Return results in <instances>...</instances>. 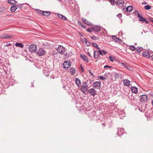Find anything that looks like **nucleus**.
<instances>
[{
	"instance_id": "1",
	"label": "nucleus",
	"mask_w": 153,
	"mask_h": 153,
	"mask_svg": "<svg viewBox=\"0 0 153 153\" xmlns=\"http://www.w3.org/2000/svg\"><path fill=\"white\" fill-rule=\"evenodd\" d=\"M56 50L60 54H64L65 51V48L62 45H59L57 48Z\"/></svg>"
},
{
	"instance_id": "2",
	"label": "nucleus",
	"mask_w": 153,
	"mask_h": 153,
	"mask_svg": "<svg viewBox=\"0 0 153 153\" xmlns=\"http://www.w3.org/2000/svg\"><path fill=\"white\" fill-rule=\"evenodd\" d=\"M82 20L83 22H81L78 21V24L82 28H85L86 27L85 26V25L86 24V19L83 18L82 19Z\"/></svg>"
},
{
	"instance_id": "3",
	"label": "nucleus",
	"mask_w": 153,
	"mask_h": 153,
	"mask_svg": "<svg viewBox=\"0 0 153 153\" xmlns=\"http://www.w3.org/2000/svg\"><path fill=\"white\" fill-rule=\"evenodd\" d=\"M63 67L64 69L67 70L71 65L70 61H65L63 64Z\"/></svg>"
},
{
	"instance_id": "4",
	"label": "nucleus",
	"mask_w": 153,
	"mask_h": 153,
	"mask_svg": "<svg viewBox=\"0 0 153 153\" xmlns=\"http://www.w3.org/2000/svg\"><path fill=\"white\" fill-rule=\"evenodd\" d=\"M28 48L30 51L32 52H35L36 51L37 47L34 44H32L29 46Z\"/></svg>"
},
{
	"instance_id": "5",
	"label": "nucleus",
	"mask_w": 153,
	"mask_h": 153,
	"mask_svg": "<svg viewBox=\"0 0 153 153\" xmlns=\"http://www.w3.org/2000/svg\"><path fill=\"white\" fill-rule=\"evenodd\" d=\"M45 51L42 48H39L37 51L36 53L39 56H41L45 54Z\"/></svg>"
},
{
	"instance_id": "6",
	"label": "nucleus",
	"mask_w": 153,
	"mask_h": 153,
	"mask_svg": "<svg viewBox=\"0 0 153 153\" xmlns=\"http://www.w3.org/2000/svg\"><path fill=\"white\" fill-rule=\"evenodd\" d=\"M118 114V110L117 108L113 109L110 114V116L111 117H115Z\"/></svg>"
},
{
	"instance_id": "7",
	"label": "nucleus",
	"mask_w": 153,
	"mask_h": 153,
	"mask_svg": "<svg viewBox=\"0 0 153 153\" xmlns=\"http://www.w3.org/2000/svg\"><path fill=\"white\" fill-rule=\"evenodd\" d=\"M140 100L143 102H146L147 100V97L146 95L143 94L140 96Z\"/></svg>"
},
{
	"instance_id": "8",
	"label": "nucleus",
	"mask_w": 153,
	"mask_h": 153,
	"mask_svg": "<svg viewBox=\"0 0 153 153\" xmlns=\"http://www.w3.org/2000/svg\"><path fill=\"white\" fill-rule=\"evenodd\" d=\"M117 4L120 5L122 4L123 7L125 6L126 3L124 0H117L116 1Z\"/></svg>"
},
{
	"instance_id": "9",
	"label": "nucleus",
	"mask_w": 153,
	"mask_h": 153,
	"mask_svg": "<svg viewBox=\"0 0 153 153\" xmlns=\"http://www.w3.org/2000/svg\"><path fill=\"white\" fill-rule=\"evenodd\" d=\"M93 86L96 89H100L101 87V83L100 82L96 81L94 83Z\"/></svg>"
},
{
	"instance_id": "10",
	"label": "nucleus",
	"mask_w": 153,
	"mask_h": 153,
	"mask_svg": "<svg viewBox=\"0 0 153 153\" xmlns=\"http://www.w3.org/2000/svg\"><path fill=\"white\" fill-rule=\"evenodd\" d=\"M81 90L85 95L86 94V82H84L81 88Z\"/></svg>"
},
{
	"instance_id": "11",
	"label": "nucleus",
	"mask_w": 153,
	"mask_h": 153,
	"mask_svg": "<svg viewBox=\"0 0 153 153\" xmlns=\"http://www.w3.org/2000/svg\"><path fill=\"white\" fill-rule=\"evenodd\" d=\"M88 92L91 96L94 97L96 94V91L94 88H91Z\"/></svg>"
},
{
	"instance_id": "12",
	"label": "nucleus",
	"mask_w": 153,
	"mask_h": 153,
	"mask_svg": "<svg viewBox=\"0 0 153 153\" xmlns=\"http://www.w3.org/2000/svg\"><path fill=\"white\" fill-rule=\"evenodd\" d=\"M123 82L125 86L128 87L130 85V81L128 79H124L123 80Z\"/></svg>"
},
{
	"instance_id": "13",
	"label": "nucleus",
	"mask_w": 153,
	"mask_h": 153,
	"mask_svg": "<svg viewBox=\"0 0 153 153\" xmlns=\"http://www.w3.org/2000/svg\"><path fill=\"white\" fill-rule=\"evenodd\" d=\"M91 27L93 30L96 32L100 31L101 30L100 27L98 26H91Z\"/></svg>"
},
{
	"instance_id": "14",
	"label": "nucleus",
	"mask_w": 153,
	"mask_h": 153,
	"mask_svg": "<svg viewBox=\"0 0 153 153\" xmlns=\"http://www.w3.org/2000/svg\"><path fill=\"white\" fill-rule=\"evenodd\" d=\"M85 96L84 97H82V103H83L84 104V105H83V106H82V108L85 111L86 110V108H85V106L86 104V102L85 101Z\"/></svg>"
},
{
	"instance_id": "15",
	"label": "nucleus",
	"mask_w": 153,
	"mask_h": 153,
	"mask_svg": "<svg viewBox=\"0 0 153 153\" xmlns=\"http://www.w3.org/2000/svg\"><path fill=\"white\" fill-rule=\"evenodd\" d=\"M13 35H12L11 36H9V35L7 34H4L2 35L1 37V38L3 39H8L10 38H13Z\"/></svg>"
},
{
	"instance_id": "16",
	"label": "nucleus",
	"mask_w": 153,
	"mask_h": 153,
	"mask_svg": "<svg viewBox=\"0 0 153 153\" xmlns=\"http://www.w3.org/2000/svg\"><path fill=\"white\" fill-rule=\"evenodd\" d=\"M75 5V3L72 0H71L69 3V6L71 9H74Z\"/></svg>"
},
{
	"instance_id": "17",
	"label": "nucleus",
	"mask_w": 153,
	"mask_h": 153,
	"mask_svg": "<svg viewBox=\"0 0 153 153\" xmlns=\"http://www.w3.org/2000/svg\"><path fill=\"white\" fill-rule=\"evenodd\" d=\"M98 52H99V53L102 56H103L104 55H105L107 53V52L104 50H102V51L99 50H98Z\"/></svg>"
},
{
	"instance_id": "18",
	"label": "nucleus",
	"mask_w": 153,
	"mask_h": 153,
	"mask_svg": "<svg viewBox=\"0 0 153 153\" xmlns=\"http://www.w3.org/2000/svg\"><path fill=\"white\" fill-rule=\"evenodd\" d=\"M138 17L140 18L139 20L140 22H142L143 23L144 22V21L146 20V19L145 18L143 17L142 16V15L141 16L140 15L139 13H138L137 14Z\"/></svg>"
},
{
	"instance_id": "19",
	"label": "nucleus",
	"mask_w": 153,
	"mask_h": 153,
	"mask_svg": "<svg viewBox=\"0 0 153 153\" xmlns=\"http://www.w3.org/2000/svg\"><path fill=\"white\" fill-rule=\"evenodd\" d=\"M123 132L124 130L123 129H118L117 134H118V136H121L123 135Z\"/></svg>"
},
{
	"instance_id": "20",
	"label": "nucleus",
	"mask_w": 153,
	"mask_h": 153,
	"mask_svg": "<svg viewBox=\"0 0 153 153\" xmlns=\"http://www.w3.org/2000/svg\"><path fill=\"white\" fill-rule=\"evenodd\" d=\"M131 90L132 92L134 94H136L137 92V88L134 86H132L131 87Z\"/></svg>"
},
{
	"instance_id": "21",
	"label": "nucleus",
	"mask_w": 153,
	"mask_h": 153,
	"mask_svg": "<svg viewBox=\"0 0 153 153\" xmlns=\"http://www.w3.org/2000/svg\"><path fill=\"white\" fill-rule=\"evenodd\" d=\"M70 72L71 73V75H74L76 73V69L74 67H71L70 68Z\"/></svg>"
},
{
	"instance_id": "22",
	"label": "nucleus",
	"mask_w": 153,
	"mask_h": 153,
	"mask_svg": "<svg viewBox=\"0 0 153 153\" xmlns=\"http://www.w3.org/2000/svg\"><path fill=\"white\" fill-rule=\"evenodd\" d=\"M142 55L144 56L147 58H149L150 57V54L148 52L144 51L142 53Z\"/></svg>"
},
{
	"instance_id": "23",
	"label": "nucleus",
	"mask_w": 153,
	"mask_h": 153,
	"mask_svg": "<svg viewBox=\"0 0 153 153\" xmlns=\"http://www.w3.org/2000/svg\"><path fill=\"white\" fill-rule=\"evenodd\" d=\"M99 53L98 51H94V55L95 58L97 59L99 56Z\"/></svg>"
},
{
	"instance_id": "24",
	"label": "nucleus",
	"mask_w": 153,
	"mask_h": 153,
	"mask_svg": "<svg viewBox=\"0 0 153 153\" xmlns=\"http://www.w3.org/2000/svg\"><path fill=\"white\" fill-rule=\"evenodd\" d=\"M7 2L10 4L13 5L16 4L17 2V1L15 0H8Z\"/></svg>"
},
{
	"instance_id": "25",
	"label": "nucleus",
	"mask_w": 153,
	"mask_h": 153,
	"mask_svg": "<svg viewBox=\"0 0 153 153\" xmlns=\"http://www.w3.org/2000/svg\"><path fill=\"white\" fill-rule=\"evenodd\" d=\"M57 15L59 18L64 20H67V18L65 16H63L62 15L60 14H57Z\"/></svg>"
},
{
	"instance_id": "26",
	"label": "nucleus",
	"mask_w": 153,
	"mask_h": 153,
	"mask_svg": "<svg viewBox=\"0 0 153 153\" xmlns=\"http://www.w3.org/2000/svg\"><path fill=\"white\" fill-rule=\"evenodd\" d=\"M43 14V15L46 16H50V12L48 11H44Z\"/></svg>"
},
{
	"instance_id": "27",
	"label": "nucleus",
	"mask_w": 153,
	"mask_h": 153,
	"mask_svg": "<svg viewBox=\"0 0 153 153\" xmlns=\"http://www.w3.org/2000/svg\"><path fill=\"white\" fill-rule=\"evenodd\" d=\"M133 8L131 6H129L127 7L126 8V10L127 12H131L132 11Z\"/></svg>"
},
{
	"instance_id": "28",
	"label": "nucleus",
	"mask_w": 153,
	"mask_h": 153,
	"mask_svg": "<svg viewBox=\"0 0 153 153\" xmlns=\"http://www.w3.org/2000/svg\"><path fill=\"white\" fill-rule=\"evenodd\" d=\"M15 45L17 47H19L21 48H23L24 47V45L21 43H16Z\"/></svg>"
},
{
	"instance_id": "29",
	"label": "nucleus",
	"mask_w": 153,
	"mask_h": 153,
	"mask_svg": "<svg viewBox=\"0 0 153 153\" xmlns=\"http://www.w3.org/2000/svg\"><path fill=\"white\" fill-rule=\"evenodd\" d=\"M76 83L77 86H79V85L81 84V82L80 79L78 78L76 79Z\"/></svg>"
},
{
	"instance_id": "30",
	"label": "nucleus",
	"mask_w": 153,
	"mask_h": 153,
	"mask_svg": "<svg viewBox=\"0 0 153 153\" xmlns=\"http://www.w3.org/2000/svg\"><path fill=\"white\" fill-rule=\"evenodd\" d=\"M16 10V8L15 6L14 5L12 6L10 8V11L12 12H14Z\"/></svg>"
},
{
	"instance_id": "31",
	"label": "nucleus",
	"mask_w": 153,
	"mask_h": 153,
	"mask_svg": "<svg viewBox=\"0 0 153 153\" xmlns=\"http://www.w3.org/2000/svg\"><path fill=\"white\" fill-rule=\"evenodd\" d=\"M5 10V7L3 6H1L0 7V12H3Z\"/></svg>"
},
{
	"instance_id": "32",
	"label": "nucleus",
	"mask_w": 153,
	"mask_h": 153,
	"mask_svg": "<svg viewBox=\"0 0 153 153\" xmlns=\"http://www.w3.org/2000/svg\"><path fill=\"white\" fill-rule=\"evenodd\" d=\"M36 12L39 14L41 15H43V14L44 13V11L40 10L39 9H37L36 10Z\"/></svg>"
},
{
	"instance_id": "33",
	"label": "nucleus",
	"mask_w": 153,
	"mask_h": 153,
	"mask_svg": "<svg viewBox=\"0 0 153 153\" xmlns=\"http://www.w3.org/2000/svg\"><path fill=\"white\" fill-rule=\"evenodd\" d=\"M81 58L84 61H85L86 60V56L84 54H81L80 55Z\"/></svg>"
},
{
	"instance_id": "34",
	"label": "nucleus",
	"mask_w": 153,
	"mask_h": 153,
	"mask_svg": "<svg viewBox=\"0 0 153 153\" xmlns=\"http://www.w3.org/2000/svg\"><path fill=\"white\" fill-rule=\"evenodd\" d=\"M142 48L141 47H138L136 48V50L137 52L140 53L141 51Z\"/></svg>"
},
{
	"instance_id": "35",
	"label": "nucleus",
	"mask_w": 153,
	"mask_h": 153,
	"mask_svg": "<svg viewBox=\"0 0 153 153\" xmlns=\"http://www.w3.org/2000/svg\"><path fill=\"white\" fill-rule=\"evenodd\" d=\"M92 45L94 47L97 48V49H100V48L98 47V46L97 43H92Z\"/></svg>"
},
{
	"instance_id": "36",
	"label": "nucleus",
	"mask_w": 153,
	"mask_h": 153,
	"mask_svg": "<svg viewBox=\"0 0 153 153\" xmlns=\"http://www.w3.org/2000/svg\"><path fill=\"white\" fill-rule=\"evenodd\" d=\"M151 7V6L149 5H146L144 7V8L146 10H150Z\"/></svg>"
},
{
	"instance_id": "37",
	"label": "nucleus",
	"mask_w": 153,
	"mask_h": 153,
	"mask_svg": "<svg viewBox=\"0 0 153 153\" xmlns=\"http://www.w3.org/2000/svg\"><path fill=\"white\" fill-rule=\"evenodd\" d=\"M112 39L114 40H115L116 41H117V40H119V38H117L116 36H111Z\"/></svg>"
},
{
	"instance_id": "38",
	"label": "nucleus",
	"mask_w": 153,
	"mask_h": 153,
	"mask_svg": "<svg viewBox=\"0 0 153 153\" xmlns=\"http://www.w3.org/2000/svg\"><path fill=\"white\" fill-rule=\"evenodd\" d=\"M119 74L118 73H115L114 75V77L116 79H118L119 77Z\"/></svg>"
},
{
	"instance_id": "39",
	"label": "nucleus",
	"mask_w": 153,
	"mask_h": 153,
	"mask_svg": "<svg viewBox=\"0 0 153 153\" xmlns=\"http://www.w3.org/2000/svg\"><path fill=\"white\" fill-rule=\"evenodd\" d=\"M115 2V0H110V2L112 6H114V3Z\"/></svg>"
},
{
	"instance_id": "40",
	"label": "nucleus",
	"mask_w": 153,
	"mask_h": 153,
	"mask_svg": "<svg viewBox=\"0 0 153 153\" xmlns=\"http://www.w3.org/2000/svg\"><path fill=\"white\" fill-rule=\"evenodd\" d=\"M131 49L132 51H134L136 49V48L134 45H131L130 46Z\"/></svg>"
},
{
	"instance_id": "41",
	"label": "nucleus",
	"mask_w": 153,
	"mask_h": 153,
	"mask_svg": "<svg viewBox=\"0 0 153 153\" xmlns=\"http://www.w3.org/2000/svg\"><path fill=\"white\" fill-rule=\"evenodd\" d=\"M100 79H101L102 80H105L106 79V78L103 76H99L98 77Z\"/></svg>"
},
{
	"instance_id": "42",
	"label": "nucleus",
	"mask_w": 153,
	"mask_h": 153,
	"mask_svg": "<svg viewBox=\"0 0 153 153\" xmlns=\"http://www.w3.org/2000/svg\"><path fill=\"white\" fill-rule=\"evenodd\" d=\"M117 17L120 19L122 17V15L121 13H119L117 14Z\"/></svg>"
},
{
	"instance_id": "43",
	"label": "nucleus",
	"mask_w": 153,
	"mask_h": 153,
	"mask_svg": "<svg viewBox=\"0 0 153 153\" xmlns=\"http://www.w3.org/2000/svg\"><path fill=\"white\" fill-rule=\"evenodd\" d=\"M79 69L81 71V72L82 73H83L84 72V69L83 68V67L82 65H80V66L79 67Z\"/></svg>"
},
{
	"instance_id": "44",
	"label": "nucleus",
	"mask_w": 153,
	"mask_h": 153,
	"mask_svg": "<svg viewBox=\"0 0 153 153\" xmlns=\"http://www.w3.org/2000/svg\"><path fill=\"white\" fill-rule=\"evenodd\" d=\"M23 4H18V7L20 9L22 7V5Z\"/></svg>"
},
{
	"instance_id": "45",
	"label": "nucleus",
	"mask_w": 153,
	"mask_h": 153,
	"mask_svg": "<svg viewBox=\"0 0 153 153\" xmlns=\"http://www.w3.org/2000/svg\"><path fill=\"white\" fill-rule=\"evenodd\" d=\"M112 68V66H108V65H105L104 66V68Z\"/></svg>"
},
{
	"instance_id": "46",
	"label": "nucleus",
	"mask_w": 153,
	"mask_h": 153,
	"mask_svg": "<svg viewBox=\"0 0 153 153\" xmlns=\"http://www.w3.org/2000/svg\"><path fill=\"white\" fill-rule=\"evenodd\" d=\"M92 24L90 23L89 22L87 21V25L91 26Z\"/></svg>"
},
{
	"instance_id": "47",
	"label": "nucleus",
	"mask_w": 153,
	"mask_h": 153,
	"mask_svg": "<svg viewBox=\"0 0 153 153\" xmlns=\"http://www.w3.org/2000/svg\"><path fill=\"white\" fill-rule=\"evenodd\" d=\"M109 60L111 62H113L114 61V60L112 59V57L111 56H109Z\"/></svg>"
},
{
	"instance_id": "48",
	"label": "nucleus",
	"mask_w": 153,
	"mask_h": 153,
	"mask_svg": "<svg viewBox=\"0 0 153 153\" xmlns=\"http://www.w3.org/2000/svg\"><path fill=\"white\" fill-rule=\"evenodd\" d=\"M97 37H96L95 36H93L91 37V38L92 39H95V40L97 39Z\"/></svg>"
},
{
	"instance_id": "49",
	"label": "nucleus",
	"mask_w": 153,
	"mask_h": 153,
	"mask_svg": "<svg viewBox=\"0 0 153 153\" xmlns=\"http://www.w3.org/2000/svg\"><path fill=\"white\" fill-rule=\"evenodd\" d=\"M87 31L88 32H91L92 31V30L91 29H90L89 28H88L87 29Z\"/></svg>"
},
{
	"instance_id": "50",
	"label": "nucleus",
	"mask_w": 153,
	"mask_h": 153,
	"mask_svg": "<svg viewBox=\"0 0 153 153\" xmlns=\"http://www.w3.org/2000/svg\"><path fill=\"white\" fill-rule=\"evenodd\" d=\"M11 45V44L10 43H7L4 46H9Z\"/></svg>"
},
{
	"instance_id": "51",
	"label": "nucleus",
	"mask_w": 153,
	"mask_h": 153,
	"mask_svg": "<svg viewBox=\"0 0 153 153\" xmlns=\"http://www.w3.org/2000/svg\"><path fill=\"white\" fill-rule=\"evenodd\" d=\"M124 67H125L126 68L128 69H129V68H130V67H129V66H128L127 65H124Z\"/></svg>"
},
{
	"instance_id": "52",
	"label": "nucleus",
	"mask_w": 153,
	"mask_h": 153,
	"mask_svg": "<svg viewBox=\"0 0 153 153\" xmlns=\"http://www.w3.org/2000/svg\"><path fill=\"white\" fill-rule=\"evenodd\" d=\"M90 44V42H88L87 40V46H89Z\"/></svg>"
},
{
	"instance_id": "53",
	"label": "nucleus",
	"mask_w": 153,
	"mask_h": 153,
	"mask_svg": "<svg viewBox=\"0 0 153 153\" xmlns=\"http://www.w3.org/2000/svg\"><path fill=\"white\" fill-rule=\"evenodd\" d=\"M13 5L15 6V8H16V9H17L18 8H19L18 4H17V5H16V4L15 5Z\"/></svg>"
},
{
	"instance_id": "54",
	"label": "nucleus",
	"mask_w": 153,
	"mask_h": 153,
	"mask_svg": "<svg viewBox=\"0 0 153 153\" xmlns=\"http://www.w3.org/2000/svg\"><path fill=\"white\" fill-rule=\"evenodd\" d=\"M88 71L89 72V73L92 75V76H93V74L91 72V71L90 70H88Z\"/></svg>"
},
{
	"instance_id": "55",
	"label": "nucleus",
	"mask_w": 153,
	"mask_h": 153,
	"mask_svg": "<svg viewBox=\"0 0 153 153\" xmlns=\"http://www.w3.org/2000/svg\"><path fill=\"white\" fill-rule=\"evenodd\" d=\"M142 4H143V5H144V4H147V3H146V2L145 1H144L143 2H142Z\"/></svg>"
},
{
	"instance_id": "56",
	"label": "nucleus",
	"mask_w": 153,
	"mask_h": 153,
	"mask_svg": "<svg viewBox=\"0 0 153 153\" xmlns=\"http://www.w3.org/2000/svg\"><path fill=\"white\" fill-rule=\"evenodd\" d=\"M84 42L85 43V44L86 45V38H84Z\"/></svg>"
},
{
	"instance_id": "57",
	"label": "nucleus",
	"mask_w": 153,
	"mask_h": 153,
	"mask_svg": "<svg viewBox=\"0 0 153 153\" xmlns=\"http://www.w3.org/2000/svg\"><path fill=\"white\" fill-rule=\"evenodd\" d=\"M134 13H137V14H138V13H139L138 11H137V10H135L134 12Z\"/></svg>"
},
{
	"instance_id": "58",
	"label": "nucleus",
	"mask_w": 153,
	"mask_h": 153,
	"mask_svg": "<svg viewBox=\"0 0 153 153\" xmlns=\"http://www.w3.org/2000/svg\"><path fill=\"white\" fill-rule=\"evenodd\" d=\"M144 22H145L146 24L149 23V22L148 21H147L146 19V20Z\"/></svg>"
},
{
	"instance_id": "59",
	"label": "nucleus",
	"mask_w": 153,
	"mask_h": 153,
	"mask_svg": "<svg viewBox=\"0 0 153 153\" xmlns=\"http://www.w3.org/2000/svg\"><path fill=\"white\" fill-rule=\"evenodd\" d=\"M121 41H122V40L121 39H119V40H117V41L116 42L120 43L121 42Z\"/></svg>"
},
{
	"instance_id": "60",
	"label": "nucleus",
	"mask_w": 153,
	"mask_h": 153,
	"mask_svg": "<svg viewBox=\"0 0 153 153\" xmlns=\"http://www.w3.org/2000/svg\"><path fill=\"white\" fill-rule=\"evenodd\" d=\"M50 78H51V79H54V76H50Z\"/></svg>"
},
{
	"instance_id": "61",
	"label": "nucleus",
	"mask_w": 153,
	"mask_h": 153,
	"mask_svg": "<svg viewBox=\"0 0 153 153\" xmlns=\"http://www.w3.org/2000/svg\"><path fill=\"white\" fill-rule=\"evenodd\" d=\"M121 65L123 66H124V65H125L124 63H123V62L121 63Z\"/></svg>"
},
{
	"instance_id": "62",
	"label": "nucleus",
	"mask_w": 153,
	"mask_h": 153,
	"mask_svg": "<svg viewBox=\"0 0 153 153\" xmlns=\"http://www.w3.org/2000/svg\"><path fill=\"white\" fill-rule=\"evenodd\" d=\"M93 115L92 116V117H93L94 116V115L95 114V111H94L93 112Z\"/></svg>"
},
{
	"instance_id": "63",
	"label": "nucleus",
	"mask_w": 153,
	"mask_h": 153,
	"mask_svg": "<svg viewBox=\"0 0 153 153\" xmlns=\"http://www.w3.org/2000/svg\"><path fill=\"white\" fill-rule=\"evenodd\" d=\"M33 83H31V86H32V87H33Z\"/></svg>"
},
{
	"instance_id": "64",
	"label": "nucleus",
	"mask_w": 153,
	"mask_h": 153,
	"mask_svg": "<svg viewBox=\"0 0 153 153\" xmlns=\"http://www.w3.org/2000/svg\"><path fill=\"white\" fill-rule=\"evenodd\" d=\"M151 58H152V60H153V54L152 55Z\"/></svg>"
}]
</instances>
